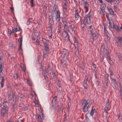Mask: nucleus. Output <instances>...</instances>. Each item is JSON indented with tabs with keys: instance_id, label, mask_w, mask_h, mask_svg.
Wrapping results in <instances>:
<instances>
[{
	"instance_id": "obj_1",
	"label": "nucleus",
	"mask_w": 122,
	"mask_h": 122,
	"mask_svg": "<svg viewBox=\"0 0 122 122\" xmlns=\"http://www.w3.org/2000/svg\"><path fill=\"white\" fill-rule=\"evenodd\" d=\"M103 50L106 54V58L107 61L110 64H113V62L110 56L109 49L107 47H105V46H103Z\"/></svg>"
},
{
	"instance_id": "obj_2",
	"label": "nucleus",
	"mask_w": 122,
	"mask_h": 122,
	"mask_svg": "<svg viewBox=\"0 0 122 122\" xmlns=\"http://www.w3.org/2000/svg\"><path fill=\"white\" fill-rule=\"evenodd\" d=\"M82 105H83L82 110L84 112H87L90 107L89 104L87 101L85 100H84L83 101Z\"/></svg>"
},
{
	"instance_id": "obj_3",
	"label": "nucleus",
	"mask_w": 122,
	"mask_h": 122,
	"mask_svg": "<svg viewBox=\"0 0 122 122\" xmlns=\"http://www.w3.org/2000/svg\"><path fill=\"white\" fill-rule=\"evenodd\" d=\"M100 6V13L101 14L104 15V13H105V10L106 7V4L105 3L102 4Z\"/></svg>"
},
{
	"instance_id": "obj_4",
	"label": "nucleus",
	"mask_w": 122,
	"mask_h": 122,
	"mask_svg": "<svg viewBox=\"0 0 122 122\" xmlns=\"http://www.w3.org/2000/svg\"><path fill=\"white\" fill-rule=\"evenodd\" d=\"M1 107L2 108L6 109H8V107L9 104L7 102H2V100H1Z\"/></svg>"
},
{
	"instance_id": "obj_5",
	"label": "nucleus",
	"mask_w": 122,
	"mask_h": 122,
	"mask_svg": "<svg viewBox=\"0 0 122 122\" xmlns=\"http://www.w3.org/2000/svg\"><path fill=\"white\" fill-rule=\"evenodd\" d=\"M91 14V10L89 11V13L86 15L85 20L86 22L88 24H89L91 22V21L90 19V14Z\"/></svg>"
},
{
	"instance_id": "obj_6",
	"label": "nucleus",
	"mask_w": 122,
	"mask_h": 122,
	"mask_svg": "<svg viewBox=\"0 0 122 122\" xmlns=\"http://www.w3.org/2000/svg\"><path fill=\"white\" fill-rule=\"evenodd\" d=\"M68 51L67 50L65 49L64 50L63 53L61 55V56L62 58H64L66 57L67 56H68Z\"/></svg>"
},
{
	"instance_id": "obj_7",
	"label": "nucleus",
	"mask_w": 122,
	"mask_h": 122,
	"mask_svg": "<svg viewBox=\"0 0 122 122\" xmlns=\"http://www.w3.org/2000/svg\"><path fill=\"white\" fill-rule=\"evenodd\" d=\"M49 49L48 47H44V50L43 51V57L44 58H46L47 54L49 52Z\"/></svg>"
},
{
	"instance_id": "obj_8",
	"label": "nucleus",
	"mask_w": 122,
	"mask_h": 122,
	"mask_svg": "<svg viewBox=\"0 0 122 122\" xmlns=\"http://www.w3.org/2000/svg\"><path fill=\"white\" fill-rule=\"evenodd\" d=\"M8 112V109L2 108L1 113V116L3 117L7 114Z\"/></svg>"
},
{
	"instance_id": "obj_9",
	"label": "nucleus",
	"mask_w": 122,
	"mask_h": 122,
	"mask_svg": "<svg viewBox=\"0 0 122 122\" xmlns=\"http://www.w3.org/2000/svg\"><path fill=\"white\" fill-rule=\"evenodd\" d=\"M88 31H89L90 32V34L91 35L90 36V41L91 42H92V43L93 44V41L94 40L93 39V37H94V33H93L92 32V30H88Z\"/></svg>"
},
{
	"instance_id": "obj_10",
	"label": "nucleus",
	"mask_w": 122,
	"mask_h": 122,
	"mask_svg": "<svg viewBox=\"0 0 122 122\" xmlns=\"http://www.w3.org/2000/svg\"><path fill=\"white\" fill-rule=\"evenodd\" d=\"M56 20L58 22H60V12L59 10L56 11Z\"/></svg>"
},
{
	"instance_id": "obj_11",
	"label": "nucleus",
	"mask_w": 122,
	"mask_h": 122,
	"mask_svg": "<svg viewBox=\"0 0 122 122\" xmlns=\"http://www.w3.org/2000/svg\"><path fill=\"white\" fill-rule=\"evenodd\" d=\"M74 46H77V45H79V43L78 42V38L77 37H75L74 38Z\"/></svg>"
},
{
	"instance_id": "obj_12",
	"label": "nucleus",
	"mask_w": 122,
	"mask_h": 122,
	"mask_svg": "<svg viewBox=\"0 0 122 122\" xmlns=\"http://www.w3.org/2000/svg\"><path fill=\"white\" fill-rule=\"evenodd\" d=\"M89 78V79L88 80V82H89L90 81V80L91 79V78L90 77V76L89 75H88L87 76L86 75V76L85 80H84V83L85 84H86L87 83V81L88 80V79Z\"/></svg>"
},
{
	"instance_id": "obj_13",
	"label": "nucleus",
	"mask_w": 122,
	"mask_h": 122,
	"mask_svg": "<svg viewBox=\"0 0 122 122\" xmlns=\"http://www.w3.org/2000/svg\"><path fill=\"white\" fill-rule=\"evenodd\" d=\"M62 35L65 38L67 37L68 35V34L67 32V29H64L63 32L62 33Z\"/></svg>"
},
{
	"instance_id": "obj_14",
	"label": "nucleus",
	"mask_w": 122,
	"mask_h": 122,
	"mask_svg": "<svg viewBox=\"0 0 122 122\" xmlns=\"http://www.w3.org/2000/svg\"><path fill=\"white\" fill-rule=\"evenodd\" d=\"M109 100L108 99L106 102L105 107V110H109L110 109L109 108Z\"/></svg>"
},
{
	"instance_id": "obj_15",
	"label": "nucleus",
	"mask_w": 122,
	"mask_h": 122,
	"mask_svg": "<svg viewBox=\"0 0 122 122\" xmlns=\"http://www.w3.org/2000/svg\"><path fill=\"white\" fill-rule=\"evenodd\" d=\"M13 103H15V104H17V96L15 95V94H13Z\"/></svg>"
},
{
	"instance_id": "obj_16",
	"label": "nucleus",
	"mask_w": 122,
	"mask_h": 122,
	"mask_svg": "<svg viewBox=\"0 0 122 122\" xmlns=\"http://www.w3.org/2000/svg\"><path fill=\"white\" fill-rule=\"evenodd\" d=\"M48 6V5L46 4H45V5H44V7L43 8V13L44 15L45 16H46V11L47 7Z\"/></svg>"
},
{
	"instance_id": "obj_17",
	"label": "nucleus",
	"mask_w": 122,
	"mask_h": 122,
	"mask_svg": "<svg viewBox=\"0 0 122 122\" xmlns=\"http://www.w3.org/2000/svg\"><path fill=\"white\" fill-rule=\"evenodd\" d=\"M57 8L58 6L56 4H55L54 6L53 7V8L52 11V12L53 13H55L56 12V11L58 10H57Z\"/></svg>"
},
{
	"instance_id": "obj_18",
	"label": "nucleus",
	"mask_w": 122,
	"mask_h": 122,
	"mask_svg": "<svg viewBox=\"0 0 122 122\" xmlns=\"http://www.w3.org/2000/svg\"><path fill=\"white\" fill-rule=\"evenodd\" d=\"M38 118H40L41 120H43L44 119V117L42 112H41L40 113L39 115L37 116Z\"/></svg>"
},
{
	"instance_id": "obj_19",
	"label": "nucleus",
	"mask_w": 122,
	"mask_h": 122,
	"mask_svg": "<svg viewBox=\"0 0 122 122\" xmlns=\"http://www.w3.org/2000/svg\"><path fill=\"white\" fill-rule=\"evenodd\" d=\"M107 10L109 11V12L110 14L112 15H114V11L112 10V9L110 8H108V7H107Z\"/></svg>"
},
{
	"instance_id": "obj_20",
	"label": "nucleus",
	"mask_w": 122,
	"mask_h": 122,
	"mask_svg": "<svg viewBox=\"0 0 122 122\" xmlns=\"http://www.w3.org/2000/svg\"><path fill=\"white\" fill-rule=\"evenodd\" d=\"M79 10L78 9H77L75 11V17L76 20H78L79 17L78 13Z\"/></svg>"
},
{
	"instance_id": "obj_21",
	"label": "nucleus",
	"mask_w": 122,
	"mask_h": 122,
	"mask_svg": "<svg viewBox=\"0 0 122 122\" xmlns=\"http://www.w3.org/2000/svg\"><path fill=\"white\" fill-rule=\"evenodd\" d=\"M113 29H115L117 31H119V26L116 25H113Z\"/></svg>"
},
{
	"instance_id": "obj_22",
	"label": "nucleus",
	"mask_w": 122,
	"mask_h": 122,
	"mask_svg": "<svg viewBox=\"0 0 122 122\" xmlns=\"http://www.w3.org/2000/svg\"><path fill=\"white\" fill-rule=\"evenodd\" d=\"M62 22L64 25V29H67V23L65 20H62Z\"/></svg>"
},
{
	"instance_id": "obj_23",
	"label": "nucleus",
	"mask_w": 122,
	"mask_h": 122,
	"mask_svg": "<svg viewBox=\"0 0 122 122\" xmlns=\"http://www.w3.org/2000/svg\"><path fill=\"white\" fill-rule=\"evenodd\" d=\"M122 41V37H121L120 36H118L117 37V40L116 41L117 43H121V41Z\"/></svg>"
},
{
	"instance_id": "obj_24",
	"label": "nucleus",
	"mask_w": 122,
	"mask_h": 122,
	"mask_svg": "<svg viewBox=\"0 0 122 122\" xmlns=\"http://www.w3.org/2000/svg\"><path fill=\"white\" fill-rule=\"evenodd\" d=\"M89 6L88 3L87 1L85 2L84 3L83 6L85 9L88 8Z\"/></svg>"
},
{
	"instance_id": "obj_25",
	"label": "nucleus",
	"mask_w": 122,
	"mask_h": 122,
	"mask_svg": "<svg viewBox=\"0 0 122 122\" xmlns=\"http://www.w3.org/2000/svg\"><path fill=\"white\" fill-rule=\"evenodd\" d=\"M121 114L119 112H118L117 116L118 118L120 121H122V117L121 116Z\"/></svg>"
},
{
	"instance_id": "obj_26",
	"label": "nucleus",
	"mask_w": 122,
	"mask_h": 122,
	"mask_svg": "<svg viewBox=\"0 0 122 122\" xmlns=\"http://www.w3.org/2000/svg\"><path fill=\"white\" fill-rule=\"evenodd\" d=\"M2 78V81L1 82V87H3L4 84V82L5 81L4 78L3 76H1Z\"/></svg>"
},
{
	"instance_id": "obj_27",
	"label": "nucleus",
	"mask_w": 122,
	"mask_h": 122,
	"mask_svg": "<svg viewBox=\"0 0 122 122\" xmlns=\"http://www.w3.org/2000/svg\"><path fill=\"white\" fill-rule=\"evenodd\" d=\"M52 30H49V32L48 33V35L49 36V38L50 39H51L52 38Z\"/></svg>"
},
{
	"instance_id": "obj_28",
	"label": "nucleus",
	"mask_w": 122,
	"mask_h": 122,
	"mask_svg": "<svg viewBox=\"0 0 122 122\" xmlns=\"http://www.w3.org/2000/svg\"><path fill=\"white\" fill-rule=\"evenodd\" d=\"M78 46L79 45H77V46H74L75 47V49L76 50L75 53L76 55V54H78Z\"/></svg>"
},
{
	"instance_id": "obj_29",
	"label": "nucleus",
	"mask_w": 122,
	"mask_h": 122,
	"mask_svg": "<svg viewBox=\"0 0 122 122\" xmlns=\"http://www.w3.org/2000/svg\"><path fill=\"white\" fill-rule=\"evenodd\" d=\"M69 26L71 27V29L72 32L75 31V30H74L75 26L73 24H71L69 25Z\"/></svg>"
},
{
	"instance_id": "obj_30",
	"label": "nucleus",
	"mask_w": 122,
	"mask_h": 122,
	"mask_svg": "<svg viewBox=\"0 0 122 122\" xmlns=\"http://www.w3.org/2000/svg\"><path fill=\"white\" fill-rule=\"evenodd\" d=\"M30 2L32 7H34L35 6V4L33 0H30Z\"/></svg>"
},
{
	"instance_id": "obj_31",
	"label": "nucleus",
	"mask_w": 122,
	"mask_h": 122,
	"mask_svg": "<svg viewBox=\"0 0 122 122\" xmlns=\"http://www.w3.org/2000/svg\"><path fill=\"white\" fill-rule=\"evenodd\" d=\"M109 75L107 74L105 75L104 76V79L105 81H108V80Z\"/></svg>"
},
{
	"instance_id": "obj_32",
	"label": "nucleus",
	"mask_w": 122,
	"mask_h": 122,
	"mask_svg": "<svg viewBox=\"0 0 122 122\" xmlns=\"http://www.w3.org/2000/svg\"><path fill=\"white\" fill-rule=\"evenodd\" d=\"M113 86L114 89H117V83L113 84Z\"/></svg>"
},
{
	"instance_id": "obj_33",
	"label": "nucleus",
	"mask_w": 122,
	"mask_h": 122,
	"mask_svg": "<svg viewBox=\"0 0 122 122\" xmlns=\"http://www.w3.org/2000/svg\"><path fill=\"white\" fill-rule=\"evenodd\" d=\"M39 71L41 73H43V68L42 65L41 64L40 67Z\"/></svg>"
},
{
	"instance_id": "obj_34",
	"label": "nucleus",
	"mask_w": 122,
	"mask_h": 122,
	"mask_svg": "<svg viewBox=\"0 0 122 122\" xmlns=\"http://www.w3.org/2000/svg\"><path fill=\"white\" fill-rule=\"evenodd\" d=\"M111 80L112 83V84L117 83L115 79H114L113 77L111 78Z\"/></svg>"
},
{
	"instance_id": "obj_35",
	"label": "nucleus",
	"mask_w": 122,
	"mask_h": 122,
	"mask_svg": "<svg viewBox=\"0 0 122 122\" xmlns=\"http://www.w3.org/2000/svg\"><path fill=\"white\" fill-rule=\"evenodd\" d=\"M13 104L12 109L13 111H15L17 104H15V103H13Z\"/></svg>"
},
{
	"instance_id": "obj_36",
	"label": "nucleus",
	"mask_w": 122,
	"mask_h": 122,
	"mask_svg": "<svg viewBox=\"0 0 122 122\" xmlns=\"http://www.w3.org/2000/svg\"><path fill=\"white\" fill-rule=\"evenodd\" d=\"M93 107L92 106V110L91 111V112H90V114L92 116L94 114V110L93 109Z\"/></svg>"
},
{
	"instance_id": "obj_37",
	"label": "nucleus",
	"mask_w": 122,
	"mask_h": 122,
	"mask_svg": "<svg viewBox=\"0 0 122 122\" xmlns=\"http://www.w3.org/2000/svg\"><path fill=\"white\" fill-rule=\"evenodd\" d=\"M44 80H45L46 81H47L48 80V78L47 75L46 74H44Z\"/></svg>"
},
{
	"instance_id": "obj_38",
	"label": "nucleus",
	"mask_w": 122,
	"mask_h": 122,
	"mask_svg": "<svg viewBox=\"0 0 122 122\" xmlns=\"http://www.w3.org/2000/svg\"><path fill=\"white\" fill-rule=\"evenodd\" d=\"M21 67L22 68V69L25 72V67H24V65L23 64H21Z\"/></svg>"
},
{
	"instance_id": "obj_39",
	"label": "nucleus",
	"mask_w": 122,
	"mask_h": 122,
	"mask_svg": "<svg viewBox=\"0 0 122 122\" xmlns=\"http://www.w3.org/2000/svg\"><path fill=\"white\" fill-rule=\"evenodd\" d=\"M35 33L34 32L32 34V40H33L35 41Z\"/></svg>"
},
{
	"instance_id": "obj_40",
	"label": "nucleus",
	"mask_w": 122,
	"mask_h": 122,
	"mask_svg": "<svg viewBox=\"0 0 122 122\" xmlns=\"http://www.w3.org/2000/svg\"><path fill=\"white\" fill-rule=\"evenodd\" d=\"M3 70V68L2 67V65L1 64H0V77L1 76V74L0 73H2V71Z\"/></svg>"
},
{
	"instance_id": "obj_41",
	"label": "nucleus",
	"mask_w": 122,
	"mask_h": 122,
	"mask_svg": "<svg viewBox=\"0 0 122 122\" xmlns=\"http://www.w3.org/2000/svg\"><path fill=\"white\" fill-rule=\"evenodd\" d=\"M64 104H61V107H60V108H61V111L62 113H63V111L64 108Z\"/></svg>"
},
{
	"instance_id": "obj_42",
	"label": "nucleus",
	"mask_w": 122,
	"mask_h": 122,
	"mask_svg": "<svg viewBox=\"0 0 122 122\" xmlns=\"http://www.w3.org/2000/svg\"><path fill=\"white\" fill-rule=\"evenodd\" d=\"M12 93V92L11 91H9L8 92V97H11V95Z\"/></svg>"
},
{
	"instance_id": "obj_43",
	"label": "nucleus",
	"mask_w": 122,
	"mask_h": 122,
	"mask_svg": "<svg viewBox=\"0 0 122 122\" xmlns=\"http://www.w3.org/2000/svg\"><path fill=\"white\" fill-rule=\"evenodd\" d=\"M94 37L93 38H94L95 39H97L98 37V36L97 33H94Z\"/></svg>"
},
{
	"instance_id": "obj_44",
	"label": "nucleus",
	"mask_w": 122,
	"mask_h": 122,
	"mask_svg": "<svg viewBox=\"0 0 122 122\" xmlns=\"http://www.w3.org/2000/svg\"><path fill=\"white\" fill-rule=\"evenodd\" d=\"M86 23H84V22L83 21V22H82V21L81 22V26L82 28H83L84 27Z\"/></svg>"
},
{
	"instance_id": "obj_45",
	"label": "nucleus",
	"mask_w": 122,
	"mask_h": 122,
	"mask_svg": "<svg viewBox=\"0 0 122 122\" xmlns=\"http://www.w3.org/2000/svg\"><path fill=\"white\" fill-rule=\"evenodd\" d=\"M13 77L15 79L17 78L18 77V75L17 74H14L13 75Z\"/></svg>"
},
{
	"instance_id": "obj_46",
	"label": "nucleus",
	"mask_w": 122,
	"mask_h": 122,
	"mask_svg": "<svg viewBox=\"0 0 122 122\" xmlns=\"http://www.w3.org/2000/svg\"><path fill=\"white\" fill-rule=\"evenodd\" d=\"M49 70L47 68H45L44 70V72L45 73V74H46V73H47L48 71H49Z\"/></svg>"
},
{
	"instance_id": "obj_47",
	"label": "nucleus",
	"mask_w": 122,
	"mask_h": 122,
	"mask_svg": "<svg viewBox=\"0 0 122 122\" xmlns=\"http://www.w3.org/2000/svg\"><path fill=\"white\" fill-rule=\"evenodd\" d=\"M22 36L20 38H19L18 40V42L19 43H22Z\"/></svg>"
},
{
	"instance_id": "obj_48",
	"label": "nucleus",
	"mask_w": 122,
	"mask_h": 122,
	"mask_svg": "<svg viewBox=\"0 0 122 122\" xmlns=\"http://www.w3.org/2000/svg\"><path fill=\"white\" fill-rule=\"evenodd\" d=\"M52 74L53 75V78L54 80H56V76L55 74V72L53 73Z\"/></svg>"
},
{
	"instance_id": "obj_49",
	"label": "nucleus",
	"mask_w": 122,
	"mask_h": 122,
	"mask_svg": "<svg viewBox=\"0 0 122 122\" xmlns=\"http://www.w3.org/2000/svg\"><path fill=\"white\" fill-rule=\"evenodd\" d=\"M103 24V25L104 26V31L107 30H106L107 26H106V23Z\"/></svg>"
},
{
	"instance_id": "obj_50",
	"label": "nucleus",
	"mask_w": 122,
	"mask_h": 122,
	"mask_svg": "<svg viewBox=\"0 0 122 122\" xmlns=\"http://www.w3.org/2000/svg\"><path fill=\"white\" fill-rule=\"evenodd\" d=\"M119 85V88L120 89V90H122V83H120Z\"/></svg>"
},
{
	"instance_id": "obj_51",
	"label": "nucleus",
	"mask_w": 122,
	"mask_h": 122,
	"mask_svg": "<svg viewBox=\"0 0 122 122\" xmlns=\"http://www.w3.org/2000/svg\"><path fill=\"white\" fill-rule=\"evenodd\" d=\"M28 109V108L26 107H23L22 108L23 110L24 111H26Z\"/></svg>"
},
{
	"instance_id": "obj_52",
	"label": "nucleus",
	"mask_w": 122,
	"mask_h": 122,
	"mask_svg": "<svg viewBox=\"0 0 122 122\" xmlns=\"http://www.w3.org/2000/svg\"><path fill=\"white\" fill-rule=\"evenodd\" d=\"M57 84L58 86L59 87H61V84H60V82L59 80H58V82L57 83Z\"/></svg>"
},
{
	"instance_id": "obj_53",
	"label": "nucleus",
	"mask_w": 122,
	"mask_h": 122,
	"mask_svg": "<svg viewBox=\"0 0 122 122\" xmlns=\"http://www.w3.org/2000/svg\"><path fill=\"white\" fill-rule=\"evenodd\" d=\"M23 105L24 104L23 103L20 102L19 105V107H21L23 106Z\"/></svg>"
},
{
	"instance_id": "obj_54",
	"label": "nucleus",
	"mask_w": 122,
	"mask_h": 122,
	"mask_svg": "<svg viewBox=\"0 0 122 122\" xmlns=\"http://www.w3.org/2000/svg\"><path fill=\"white\" fill-rule=\"evenodd\" d=\"M20 98H24V97H25V96L23 94H20Z\"/></svg>"
},
{
	"instance_id": "obj_55",
	"label": "nucleus",
	"mask_w": 122,
	"mask_h": 122,
	"mask_svg": "<svg viewBox=\"0 0 122 122\" xmlns=\"http://www.w3.org/2000/svg\"><path fill=\"white\" fill-rule=\"evenodd\" d=\"M50 24H51V25H53L54 24V22L53 20L49 21Z\"/></svg>"
},
{
	"instance_id": "obj_56",
	"label": "nucleus",
	"mask_w": 122,
	"mask_h": 122,
	"mask_svg": "<svg viewBox=\"0 0 122 122\" xmlns=\"http://www.w3.org/2000/svg\"><path fill=\"white\" fill-rule=\"evenodd\" d=\"M53 17L52 16H49V21L51 20H53Z\"/></svg>"
},
{
	"instance_id": "obj_57",
	"label": "nucleus",
	"mask_w": 122,
	"mask_h": 122,
	"mask_svg": "<svg viewBox=\"0 0 122 122\" xmlns=\"http://www.w3.org/2000/svg\"><path fill=\"white\" fill-rule=\"evenodd\" d=\"M113 9L116 12L117 11V7L116 6L114 5L113 7Z\"/></svg>"
},
{
	"instance_id": "obj_58",
	"label": "nucleus",
	"mask_w": 122,
	"mask_h": 122,
	"mask_svg": "<svg viewBox=\"0 0 122 122\" xmlns=\"http://www.w3.org/2000/svg\"><path fill=\"white\" fill-rule=\"evenodd\" d=\"M48 47V44L46 41L45 42L44 47Z\"/></svg>"
},
{
	"instance_id": "obj_59",
	"label": "nucleus",
	"mask_w": 122,
	"mask_h": 122,
	"mask_svg": "<svg viewBox=\"0 0 122 122\" xmlns=\"http://www.w3.org/2000/svg\"><path fill=\"white\" fill-rule=\"evenodd\" d=\"M15 30V28H12V30L11 31L12 33H14L16 32V30Z\"/></svg>"
},
{
	"instance_id": "obj_60",
	"label": "nucleus",
	"mask_w": 122,
	"mask_h": 122,
	"mask_svg": "<svg viewBox=\"0 0 122 122\" xmlns=\"http://www.w3.org/2000/svg\"><path fill=\"white\" fill-rule=\"evenodd\" d=\"M105 34L107 36V38H110V35L108 32H107Z\"/></svg>"
},
{
	"instance_id": "obj_61",
	"label": "nucleus",
	"mask_w": 122,
	"mask_h": 122,
	"mask_svg": "<svg viewBox=\"0 0 122 122\" xmlns=\"http://www.w3.org/2000/svg\"><path fill=\"white\" fill-rule=\"evenodd\" d=\"M70 80L71 82H72L73 80V77L71 75H70Z\"/></svg>"
},
{
	"instance_id": "obj_62",
	"label": "nucleus",
	"mask_w": 122,
	"mask_h": 122,
	"mask_svg": "<svg viewBox=\"0 0 122 122\" xmlns=\"http://www.w3.org/2000/svg\"><path fill=\"white\" fill-rule=\"evenodd\" d=\"M117 55L120 59L122 58V56L119 53L117 54Z\"/></svg>"
},
{
	"instance_id": "obj_63",
	"label": "nucleus",
	"mask_w": 122,
	"mask_h": 122,
	"mask_svg": "<svg viewBox=\"0 0 122 122\" xmlns=\"http://www.w3.org/2000/svg\"><path fill=\"white\" fill-rule=\"evenodd\" d=\"M110 78H112L113 77H112V75H113V73L112 72H110Z\"/></svg>"
},
{
	"instance_id": "obj_64",
	"label": "nucleus",
	"mask_w": 122,
	"mask_h": 122,
	"mask_svg": "<svg viewBox=\"0 0 122 122\" xmlns=\"http://www.w3.org/2000/svg\"><path fill=\"white\" fill-rule=\"evenodd\" d=\"M15 30H16V32L19 31L20 30V28L19 27H16L15 28Z\"/></svg>"
}]
</instances>
